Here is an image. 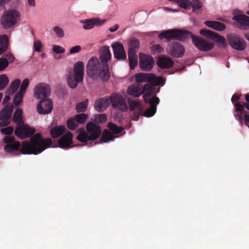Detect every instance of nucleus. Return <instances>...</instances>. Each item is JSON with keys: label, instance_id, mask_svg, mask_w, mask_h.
Returning <instances> with one entry per match:
<instances>
[{"label": "nucleus", "instance_id": "29", "mask_svg": "<svg viewBox=\"0 0 249 249\" xmlns=\"http://www.w3.org/2000/svg\"><path fill=\"white\" fill-rule=\"evenodd\" d=\"M141 87V84H135L132 85L128 87L127 93L129 95L135 97H139L142 94V90Z\"/></svg>", "mask_w": 249, "mask_h": 249}, {"label": "nucleus", "instance_id": "31", "mask_svg": "<svg viewBox=\"0 0 249 249\" xmlns=\"http://www.w3.org/2000/svg\"><path fill=\"white\" fill-rule=\"evenodd\" d=\"M65 131V127L63 125L55 126L52 128L50 134L53 138H57L63 134Z\"/></svg>", "mask_w": 249, "mask_h": 249}, {"label": "nucleus", "instance_id": "57", "mask_svg": "<svg viewBox=\"0 0 249 249\" xmlns=\"http://www.w3.org/2000/svg\"><path fill=\"white\" fill-rule=\"evenodd\" d=\"M140 115H143L142 112L140 111H136L134 112L132 118L133 120L138 121L139 119Z\"/></svg>", "mask_w": 249, "mask_h": 249}, {"label": "nucleus", "instance_id": "39", "mask_svg": "<svg viewBox=\"0 0 249 249\" xmlns=\"http://www.w3.org/2000/svg\"><path fill=\"white\" fill-rule=\"evenodd\" d=\"M203 4L199 0H194L191 1V8L193 11L197 14V11L200 10L202 7Z\"/></svg>", "mask_w": 249, "mask_h": 249}, {"label": "nucleus", "instance_id": "28", "mask_svg": "<svg viewBox=\"0 0 249 249\" xmlns=\"http://www.w3.org/2000/svg\"><path fill=\"white\" fill-rule=\"evenodd\" d=\"M11 0H0V10L4 11L2 16H20V12L17 10L12 8L5 10L4 4L8 3Z\"/></svg>", "mask_w": 249, "mask_h": 249}, {"label": "nucleus", "instance_id": "32", "mask_svg": "<svg viewBox=\"0 0 249 249\" xmlns=\"http://www.w3.org/2000/svg\"><path fill=\"white\" fill-rule=\"evenodd\" d=\"M8 39L6 35L0 36V55L4 53L8 47Z\"/></svg>", "mask_w": 249, "mask_h": 249}, {"label": "nucleus", "instance_id": "47", "mask_svg": "<svg viewBox=\"0 0 249 249\" xmlns=\"http://www.w3.org/2000/svg\"><path fill=\"white\" fill-rule=\"evenodd\" d=\"M53 31L56 36L59 37H63L65 36L64 31L62 28L58 26H54L53 28Z\"/></svg>", "mask_w": 249, "mask_h": 249}, {"label": "nucleus", "instance_id": "48", "mask_svg": "<svg viewBox=\"0 0 249 249\" xmlns=\"http://www.w3.org/2000/svg\"><path fill=\"white\" fill-rule=\"evenodd\" d=\"M151 50L153 53H157L162 52L163 49L160 45L156 44L151 47Z\"/></svg>", "mask_w": 249, "mask_h": 249}, {"label": "nucleus", "instance_id": "58", "mask_svg": "<svg viewBox=\"0 0 249 249\" xmlns=\"http://www.w3.org/2000/svg\"><path fill=\"white\" fill-rule=\"evenodd\" d=\"M233 16H245L244 13L238 9H235L232 11Z\"/></svg>", "mask_w": 249, "mask_h": 249}, {"label": "nucleus", "instance_id": "62", "mask_svg": "<svg viewBox=\"0 0 249 249\" xmlns=\"http://www.w3.org/2000/svg\"><path fill=\"white\" fill-rule=\"evenodd\" d=\"M10 97L9 95L6 96L3 100V103H6L10 100Z\"/></svg>", "mask_w": 249, "mask_h": 249}, {"label": "nucleus", "instance_id": "54", "mask_svg": "<svg viewBox=\"0 0 249 249\" xmlns=\"http://www.w3.org/2000/svg\"><path fill=\"white\" fill-rule=\"evenodd\" d=\"M15 139L14 137L11 136L10 135L5 136L3 138V142L5 143H7L8 144H11L15 142Z\"/></svg>", "mask_w": 249, "mask_h": 249}, {"label": "nucleus", "instance_id": "3", "mask_svg": "<svg viewBox=\"0 0 249 249\" xmlns=\"http://www.w3.org/2000/svg\"><path fill=\"white\" fill-rule=\"evenodd\" d=\"M86 71L88 75L92 78L100 77L102 80L107 81L110 77V72L108 70V77L105 78V74H107L106 70L104 71L102 64L99 59L95 56L92 57L88 61L87 65Z\"/></svg>", "mask_w": 249, "mask_h": 249}, {"label": "nucleus", "instance_id": "17", "mask_svg": "<svg viewBox=\"0 0 249 249\" xmlns=\"http://www.w3.org/2000/svg\"><path fill=\"white\" fill-rule=\"evenodd\" d=\"M51 89L48 84L40 83L37 85L35 89V94L38 99H46L50 96Z\"/></svg>", "mask_w": 249, "mask_h": 249}, {"label": "nucleus", "instance_id": "43", "mask_svg": "<svg viewBox=\"0 0 249 249\" xmlns=\"http://www.w3.org/2000/svg\"><path fill=\"white\" fill-rule=\"evenodd\" d=\"M67 126L71 130H75L78 127V124L74 119V118H70L67 121Z\"/></svg>", "mask_w": 249, "mask_h": 249}, {"label": "nucleus", "instance_id": "1", "mask_svg": "<svg viewBox=\"0 0 249 249\" xmlns=\"http://www.w3.org/2000/svg\"><path fill=\"white\" fill-rule=\"evenodd\" d=\"M191 37L195 47L199 51L206 52L212 50L214 45L202 37H198L188 31H182L179 29H170L162 32L159 36L160 39H166L168 41L176 39L185 41Z\"/></svg>", "mask_w": 249, "mask_h": 249}, {"label": "nucleus", "instance_id": "18", "mask_svg": "<svg viewBox=\"0 0 249 249\" xmlns=\"http://www.w3.org/2000/svg\"><path fill=\"white\" fill-rule=\"evenodd\" d=\"M36 108L39 114H49L52 112L53 109L52 101L48 98L43 99L37 104Z\"/></svg>", "mask_w": 249, "mask_h": 249}, {"label": "nucleus", "instance_id": "60", "mask_svg": "<svg viewBox=\"0 0 249 249\" xmlns=\"http://www.w3.org/2000/svg\"><path fill=\"white\" fill-rule=\"evenodd\" d=\"M119 27V26L118 24H115L113 27H110L108 30L111 32H114L118 30Z\"/></svg>", "mask_w": 249, "mask_h": 249}, {"label": "nucleus", "instance_id": "55", "mask_svg": "<svg viewBox=\"0 0 249 249\" xmlns=\"http://www.w3.org/2000/svg\"><path fill=\"white\" fill-rule=\"evenodd\" d=\"M82 50L81 47L79 45H76L73 47H72L70 51V54H73L75 53H79Z\"/></svg>", "mask_w": 249, "mask_h": 249}, {"label": "nucleus", "instance_id": "38", "mask_svg": "<svg viewBox=\"0 0 249 249\" xmlns=\"http://www.w3.org/2000/svg\"><path fill=\"white\" fill-rule=\"evenodd\" d=\"M128 59L129 61L130 67L131 70L135 69L136 66L138 64V57L136 53H128Z\"/></svg>", "mask_w": 249, "mask_h": 249}, {"label": "nucleus", "instance_id": "4", "mask_svg": "<svg viewBox=\"0 0 249 249\" xmlns=\"http://www.w3.org/2000/svg\"><path fill=\"white\" fill-rule=\"evenodd\" d=\"M84 75V64L82 61H78L74 64L73 72H70L67 76L69 87L71 89L76 88L79 83L83 82Z\"/></svg>", "mask_w": 249, "mask_h": 249}, {"label": "nucleus", "instance_id": "21", "mask_svg": "<svg viewBox=\"0 0 249 249\" xmlns=\"http://www.w3.org/2000/svg\"><path fill=\"white\" fill-rule=\"evenodd\" d=\"M20 20V17H1L0 22L1 26L8 29L14 26Z\"/></svg>", "mask_w": 249, "mask_h": 249}, {"label": "nucleus", "instance_id": "8", "mask_svg": "<svg viewBox=\"0 0 249 249\" xmlns=\"http://www.w3.org/2000/svg\"><path fill=\"white\" fill-rule=\"evenodd\" d=\"M151 93H146L143 95L145 103H149L150 107L147 108L143 113V115L147 117L153 116L156 112L157 106L159 104L160 99L158 97L154 96L150 99Z\"/></svg>", "mask_w": 249, "mask_h": 249}, {"label": "nucleus", "instance_id": "36", "mask_svg": "<svg viewBox=\"0 0 249 249\" xmlns=\"http://www.w3.org/2000/svg\"><path fill=\"white\" fill-rule=\"evenodd\" d=\"M128 103L129 104V108L130 110H134L138 109V111L143 112V107L140 101H131L128 100Z\"/></svg>", "mask_w": 249, "mask_h": 249}, {"label": "nucleus", "instance_id": "45", "mask_svg": "<svg viewBox=\"0 0 249 249\" xmlns=\"http://www.w3.org/2000/svg\"><path fill=\"white\" fill-rule=\"evenodd\" d=\"M176 3L184 9L191 8V1L189 0H177Z\"/></svg>", "mask_w": 249, "mask_h": 249}, {"label": "nucleus", "instance_id": "11", "mask_svg": "<svg viewBox=\"0 0 249 249\" xmlns=\"http://www.w3.org/2000/svg\"><path fill=\"white\" fill-rule=\"evenodd\" d=\"M199 34L207 38L211 39L214 42L218 43L219 45L223 47H225L227 46L225 38L214 32L206 29H202L200 30Z\"/></svg>", "mask_w": 249, "mask_h": 249}, {"label": "nucleus", "instance_id": "27", "mask_svg": "<svg viewBox=\"0 0 249 249\" xmlns=\"http://www.w3.org/2000/svg\"><path fill=\"white\" fill-rule=\"evenodd\" d=\"M232 19L236 21V26L242 29L249 28V17H232Z\"/></svg>", "mask_w": 249, "mask_h": 249}, {"label": "nucleus", "instance_id": "6", "mask_svg": "<svg viewBox=\"0 0 249 249\" xmlns=\"http://www.w3.org/2000/svg\"><path fill=\"white\" fill-rule=\"evenodd\" d=\"M136 84L147 82L154 86L163 85L165 80L161 76L157 77L155 74L151 73H140L135 76Z\"/></svg>", "mask_w": 249, "mask_h": 249}, {"label": "nucleus", "instance_id": "15", "mask_svg": "<svg viewBox=\"0 0 249 249\" xmlns=\"http://www.w3.org/2000/svg\"><path fill=\"white\" fill-rule=\"evenodd\" d=\"M13 112V107L6 105L0 112V127L10 124V118Z\"/></svg>", "mask_w": 249, "mask_h": 249}, {"label": "nucleus", "instance_id": "5", "mask_svg": "<svg viewBox=\"0 0 249 249\" xmlns=\"http://www.w3.org/2000/svg\"><path fill=\"white\" fill-rule=\"evenodd\" d=\"M87 130H80L77 139L81 142H87L90 140H95L99 138L101 134L100 126L92 123H89L87 124Z\"/></svg>", "mask_w": 249, "mask_h": 249}, {"label": "nucleus", "instance_id": "24", "mask_svg": "<svg viewBox=\"0 0 249 249\" xmlns=\"http://www.w3.org/2000/svg\"><path fill=\"white\" fill-rule=\"evenodd\" d=\"M174 62L171 58L166 55L159 57L157 60V64L161 69H169L172 67Z\"/></svg>", "mask_w": 249, "mask_h": 249}, {"label": "nucleus", "instance_id": "51", "mask_svg": "<svg viewBox=\"0 0 249 249\" xmlns=\"http://www.w3.org/2000/svg\"><path fill=\"white\" fill-rule=\"evenodd\" d=\"M153 86H154L152 84H150L148 83L147 84H145L144 86H142V85L141 84V89L142 90V93L144 91H148V93H151V95L152 94H151V90H152Z\"/></svg>", "mask_w": 249, "mask_h": 249}, {"label": "nucleus", "instance_id": "44", "mask_svg": "<svg viewBox=\"0 0 249 249\" xmlns=\"http://www.w3.org/2000/svg\"><path fill=\"white\" fill-rule=\"evenodd\" d=\"M74 118L77 124H82L86 122L88 119V116L85 114L81 113L76 115Z\"/></svg>", "mask_w": 249, "mask_h": 249}, {"label": "nucleus", "instance_id": "23", "mask_svg": "<svg viewBox=\"0 0 249 249\" xmlns=\"http://www.w3.org/2000/svg\"><path fill=\"white\" fill-rule=\"evenodd\" d=\"M235 107V111L239 113L238 115L236 116V118L240 121L243 119L242 115L244 116L245 123L248 125H249V113L246 111L243 106L239 103H236L234 104Z\"/></svg>", "mask_w": 249, "mask_h": 249}, {"label": "nucleus", "instance_id": "22", "mask_svg": "<svg viewBox=\"0 0 249 249\" xmlns=\"http://www.w3.org/2000/svg\"><path fill=\"white\" fill-rule=\"evenodd\" d=\"M110 103V100L108 97L101 98L97 100L94 105V108L99 112L104 111Z\"/></svg>", "mask_w": 249, "mask_h": 249}, {"label": "nucleus", "instance_id": "37", "mask_svg": "<svg viewBox=\"0 0 249 249\" xmlns=\"http://www.w3.org/2000/svg\"><path fill=\"white\" fill-rule=\"evenodd\" d=\"M20 146V143L17 142L11 144H8L4 146V150L8 153H11L18 150Z\"/></svg>", "mask_w": 249, "mask_h": 249}, {"label": "nucleus", "instance_id": "33", "mask_svg": "<svg viewBox=\"0 0 249 249\" xmlns=\"http://www.w3.org/2000/svg\"><path fill=\"white\" fill-rule=\"evenodd\" d=\"M22 110L20 108H18L14 113L12 121L19 125L23 123L22 118Z\"/></svg>", "mask_w": 249, "mask_h": 249}, {"label": "nucleus", "instance_id": "46", "mask_svg": "<svg viewBox=\"0 0 249 249\" xmlns=\"http://www.w3.org/2000/svg\"><path fill=\"white\" fill-rule=\"evenodd\" d=\"M107 118L105 114L97 115L95 118V121L97 123H103L106 122Z\"/></svg>", "mask_w": 249, "mask_h": 249}, {"label": "nucleus", "instance_id": "2", "mask_svg": "<svg viewBox=\"0 0 249 249\" xmlns=\"http://www.w3.org/2000/svg\"><path fill=\"white\" fill-rule=\"evenodd\" d=\"M53 143L51 138H43L40 133L35 134L30 138V142H24L20 151L23 154L37 155L50 147Z\"/></svg>", "mask_w": 249, "mask_h": 249}, {"label": "nucleus", "instance_id": "25", "mask_svg": "<svg viewBox=\"0 0 249 249\" xmlns=\"http://www.w3.org/2000/svg\"><path fill=\"white\" fill-rule=\"evenodd\" d=\"M106 20H100L98 18H91L90 19L81 20L84 23L83 28L86 30H89L93 28L94 25L100 26L105 22Z\"/></svg>", "mask_w": 249, "mask_h": 249}, {"label": "nucleus", "instance_id": "56", "mask_svg": "<svg viewBox=\"0 0 249 249\" xmlns=\"http://www.w3.org/2000/svg\"><path fill=\"white\" fill-rule=\"evenodd\" d=\"M245 98L246 100V102H244L242 104H241L243 107H245L247 109L249 110V94H246L245 95Z\"/></svg>", "mask_w": 249, "mask_h": 249}, {"label": "nucleus", "instance_id": "9", "mask_svg": "<svg viewBox=\"0 0 249 249\" xmlns=\"http://www.w3.org/2000/svg\"><path fill=\"white\" fill-rule=\"evenodd\" d=\"M227 38L230 45L234 49L243 51L246 48V43L244 38L235 33H230L227 35Z\"/></svg>", "mask_w": 249, "mask_h": 249}, {"label": "nucleus", "instance_id": "30", "mask_svg": "<svg viewBox=\"0 0 249 249\" xmlns=\"http://www.w3.org/2000/svg\"><path fill=\"white\" fill-rule=\"evenodd\" d=\"M205 24L209 27L218 31H223L226 28L225 24L217 21H206Z\"/></svg>", "mask_w": 249, "mask_h": 249}, {"label": "nucleus", "instance_id": "26", "mask_svg": "<svg viewBox=\"0 0 249 249\" xmlns=\"http://www.w3.org/2000/svg\"><path fill=\"white\" fill-rule=\"evenodd\" d=\"M15 57L13 54L7 53L0 58V71H3L9 65V63H13Z\"/></svg>", "mask_w": 249, "mask_h": 249}, {"label": "nucleus", "instance_id": "50", "mask_svg": "<svg viewBox=\"0 0 249 249\" xmlns=\"http://www.w3.org/2000/svg\"><path fill=\"white\" fill-rule=\"evenodd\" d=\"M14 131V127L10 126L5 128L0 129V132L6 135H10L12 134Z\"/></svg>", "mask_w": 249, "mask_h": 249}, {"label": "nucleus", "instance_id": "63", "mask_svg": "<svg viewBox=\"0 0 249 249\" xmlns=\"http://www.w3.org/2000/svg\"><path fill=\"white\" fill-rule=\"evenodd\" d=\"M139 14L140 15H145V14H147L145 12V11H141L140 12H139Z\"/></svg>", "mask_w": 249, "mask_h": 249}, {"label": "nucleus", "instance_id": "10", "mask_svg": "<svg viewBox=\"0 0 249 249\" xmlns=\"http://www.w3.org/2000/svg\"><path fill=\"white\" fill-rule=\"evenodd\" d=\"M111 58V54L110 52L109 47L108 46H105L103 47L100 50V62L102 64L103 69L104 71L106 70V73L105 74V78L108 77V62Z\"/></svg>", "mask_w": 249, "mask_h": 249}, {"label": "nucleus", "instance_id": "52", "mask_svg": "<svg viewBox=\"0 0 249 249\" xmlns=\"http://www.w3.org/2000/svg\"><path fill=\"white\" fill-rule=\"evenodd\" d=\"M65 51V49L62 47L58 45L53 46V51L56 53L60 54L64 53Z\"/></svg>", "mask_w": 249, "mask_h": 249}, {"label": "nucleus", "instance_id": "35", "mask_svg": "<svg viewBox=\"0 0 249 249\" xmlns=\"http://www.w3.org/2000/svg\"><path fill=\"white\" fill-rule=\"evenodd\" d=\"M139 48V41L136 38H133L130 40L128 53H136Z\"/></svg>", "mask_w": 249, "mask_h": 249}, {"label": "nucleus", "instance_id": "19", "mask_svg": "<svg viewBox=\"0 0 249 249\" xmlns=\"http://www.w3.org/2000/svg\"><path fill=\"white\" fill-rule=\"evenodd\" d=\"M114 57L118 60H124L126 55L123 44L120 42H116L111 45Z\"/></svg>", "mask_w": 249, "mask_h": 249}, {"label": "nucleus", "instance_id": "20", "mask_svg": "<svg viewBox=\"0 0 249 249\" xmlns=\"http://www.w3.org/2000/svg\"><path fill=\"white\" fill-rule=\"evenodd\" d=\"M73 135L71 132H68L62 136L58 141L59 147L62 148H69L73 147L72 145Z\"/></svg>", "mask_w": 249, "mask_h": 249}, {"label": "nucleus", "instance_id": "14", "mask_svg": "<svg viewBox=\"0 0 249 249\" xmlns=\"http://www.w3.org/2000/svg\"><path fill=\"white\" fill-rule=\"evenodd\" d=\"M166 50L169 54L176 58L182 56L185 51L184 47L177 42L168 44Z\"/></svg>", "mask_w": 249, "mask_h": 249}, {"label": "nucleus", "instance_id": "42", "mask_svg": "<svg viewBox=\"0 0 249 249\" xmlns=\"http://www.w3.org/2000/svg\"><path fill=\"white\" fill-rule=\"evenodd\" d=\"M88 100L87 99L84 102L78 103L76 107L77 112H81L86 111L88 106Z\"/></svg>", "mask_w": 249, "mask_h": 249}, {"label": "nucleus", "instance_id": "12", "mask_svg": "<svg viewBox=\"0 0 249 249\" xmlns=\"http://www.w3.org/2000/svg\"><path fill=\"white\" fill-rule=\"evenodd\" d=\"M35 132L34 127H30L28 125H25L24 123L17 125L15 130V134L20 139H25L32 136Z\"/></svg>", "mask_w": 249, "mask_h": 249}, {"label": "nucleus", "instance_id": "64", "mask_svg": "<svg viewBox=\"0 0 249 249\" xmlns=\"http://www.w3.org/2000/svg\"><path fill=\"white\" fill-rule=\"evenodd\" d=\"M245 36L247 40H249V33L246 34Z\"/></svg>", "mask_w": 249, "mask_h": 249}, {"label": "nucleus", "instance_id": "7", "mask_svg": "<svg viewBox=\"0 0 249 249\" xmlns=\"http://www.w3.org/2000/svg\"><path fill=\"white\" fill-rule=\"evenodd\" d=\"M107 127L112 132L108 129H105L100 139L101 143L106 142L108 141H113L115 138L117 137L115 136L113 134H119L124 129L123 127L118 126L111 122L108 124Z\"/></svg>", "mask_w": 249, "mask_h": 249}, {"label": "nucleus", "instance_id": "49", "mask_svg": "<svg viewBox=\"0 0 249 249\" xmlns=\"http://www.w3.org/2000/svg\"><path fill=\"white\" fill-rule=\"evenodd\" d=\"M29 79L27 78L25 79L23 81V82L21 84V85L19 91H20L23 93H25L26 89L29 86Z\"/></svg>", "mask_w": 249, "mask_h": 249}, {"label": "nucleus", "instance_id": "61", "mask_svg": "<svg viewBox=\"0 0 249 249\" xmlns=\"http://www.w3.org/2000/svg\"><path fill=\"white\" fill-rule=\"evenodd\" d=\"M28 3L30 6H34L35 5V0H27Z\"/></svg>", "mask_w": 249, "mask_h": 249}, {"label": "nucleus", "instance_id": "34", "mask_svg": "<svg viewBox=\"0 0 249 249\" xmlns=\"http://www.w3.org/2000/svg\"><path fill=\"white\" fill-rule=\"evenodd\" d=\"M20 84V81L18 79H16L13 81L7 90L8 94H13L18 89Z\"/></svg>", "mask_w": 249, "mask_h": 249}, {"label": "nucleus", "instance_id": "16", "mask_svg": "<svg viewBox=\"0 0 249 249\" xmlns=\"http://www.w3.org/2000/svg\"><path fill=\"white\" fill-rule=\"evenodd\" d=\"M154 63V59L152 56L140 53L139 66L142 70L149 71L152 69Z\"/></svg>", "mask_w": 249, "mask_h": 249}, {"label": "nucleus", "instance_id": "40", "mask_svg": "<svg viewBox=\"0 0 249 249\" xmlns=\"http://www.w3.org/2000/svg\"><path fill=\"white\" fill-rule=\"evenodd\" d=\"M9 79L5 74L0 75V90H2L6 88L9 83Z\"/></svg>", "mask_w": 249, "mask_h": 249}, {"label": "nucleus", "instance_id": "41", "mask_svg": "<svg viewBox=\"0 0 249 249\" xmlns=\"http://www.w3.org/2000/svg\"><path fill=\"white\" fill-rule=\"evenodd\" d=\"M25 93H23L20 91H18L14 97V100H13V103L16 106H18L21 103L22 101V99L24 96V94Z\"/></svg>", "mask_w": 249, "mask_h": 249}, {"label": "nucleus", "instance_id": "59", "mask_svg": "<svg viewBox=\"0 0 249 249\" xmlns=\"http://www.w3.org/2000/svg\"><path fill=\"white\" fill-rule=\"evenodd\" d=\"M240 100V97L236 94H234L231 99V102L234 105L235 104V102Z\"/></svg>", "mask_w": 249, "mask_h": 249}, {"label": "nucleus", "instance_id": "53", "mask_svg": "<svg viewBox=\"0 0 249 249\" xmlns=\"http://www.w3.org/2000/svg\"><path fill=\"white\" fill-rule=\"evenodd\" d=\"M42 47V43L40 40L35 41L34 43V48L35 51L37 52H41V48Z\"/></svg>", "mask_w": 249, "mask_h": 249}, {"label": "nucleus", "instance_id": "13", "mask_svg": "<svg viewBox=\"0 0 249 249\" xmlns=\"http://www.w3.org/2000/svg\"><path fill=\"white\" fill-rule=\"evenodd\" d=\"M109 98L112 107L114 109L123 112L126 111L127 110V106L125 100L121 95L117 94H113Z\"/></svg>", "mask_w": 249, "mask_h": 249}]
</instances>
